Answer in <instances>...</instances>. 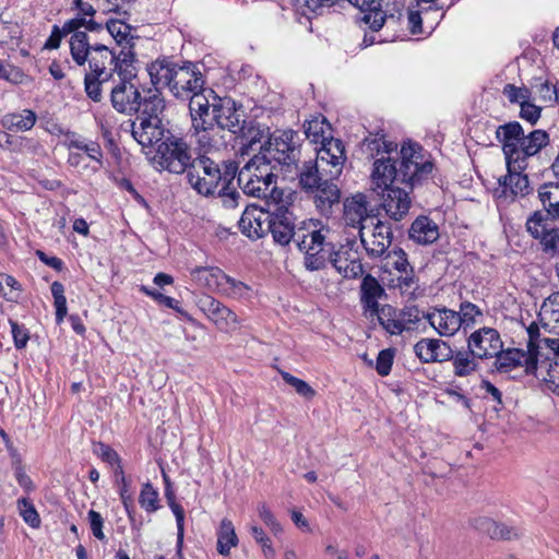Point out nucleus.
<instances>
[{"label":"nucleus","mask_w":559,"mask_h":559,"mask_svg":"<svg viewBox=\"0 0 559 559\" xmlns=\"http://www.w3.org/2000/svg\"><path fill=\"white\" fill-rule=\"evenodd\" d=\"M449 361L452 364L453 374L459 378H467L479 368V359L468 348L452 349Z\"/></svg>","instance_id":"obj_34"},{"label":"nucleus","mask_w":559,"mask_h":559,"mask_svg":"<svg viewBox=\"0 0 559 559\" xmlns=\"http://www.w3.org/2000/svg\"><path fill=\"white\" fill-rule=\"evenodd\" d=\"M225 131L214 122L211 126H204V129L193 130V135L200 146L199 151H203L202 154L206 155L209 152L225 148L227 146Z\"/></svg>","instance_id":"obj_27"},{"label":"nucleus","mask_w":559,"mask_h":559,"mask_svg":"<svg viewBox=\"0 0 559 559\" xmlns=\"http://www.w3.org/2000/svg\"><path fill=\"white\" fill-rule=\"evenodd\" d=\"M11 333L13 336L14 345L17 349L26 347L29 340V334L24 325H20L17 322L10 320Z\"/></svg>","instance_id":"obj_57"},{"label":"nucleus","mask_w":559,"mask_h":559,"mask_svg":"<svg viewBox=\"0 0 559 559\" xmlns=\"http://www.w3.org/2000/svg\"><path fill=\"white\" fill-rule=\"evenodd\" d=\"M502 345L498 331L487 326L474 331L467 338V348L479 360L493 358L501 352Z\"/></svg>","instance_id":"obj_16"},{"label":"nucleus","mask_w":559,"mask_h":559,"mask_svg":"<svg viewBox=\"0 0 559 559\" xmlns=\"http://www.w3.org/2000/svg\"><path fill=\"white\" fill-rule=\"evenodd\" d=\"M297 246L305 254L304 264L309 271H319L330 262L334 251L333 233L328 226L306 229L297 234Z\"/></svg>","instance_id":"obj_8"},{"label":"nucleus","mask_w":559,"mask_h":559,"mask_svg":"<svg viewBox=\"0 0 559 559\" xmlns=\"http://www.w3.org/2000/svg\"><path fill=\"white\" fill-rule=\"evenodd\" d=\"M191 280L202 288L221 294L226 274L216 266H195L190 271Z\"/></svg>","instance_id":"obj_28"},{"label":"nucleus","mask_w":559,"mask_h":559,"mask_svg":"<svg viewBox=\"0 0 559 559\" xmlns=\"http://www.w3.org/2000/svg\"><path fill=\"white\" fill-rule=\"evenodd\" d=\"M238 165L234 160H224L222 167L205 154H200L187 173L189 185L201 195H214L223 183H233Z\"/></svg>","instance_id":"obj_7"},{"label":"nucleus","mask_w":559,"mask_h":559,"mask_svg":"<svg viewBox=\"0 0 559 559\" xmlns=\"http://www.w3.org/2000/svg\"><path fill=\"white\" fill-rule=\"evenodd\" d=\"M305 134L313 143H320L318 150H323L329 142L340 141L331 134V126L323 116L314 117L305 124Z\"/></svg>","instance_id":"obj_37"},{"label":"nucleus","mask_w":559,"mask_h":559,"mask_svg":"<svg viewBox=\"0 0 559 559\" xmlns=\"http://www.w3.org/2000/svg\"><path fill=\"white\" fill-rule=\"evenodd\" d=\"M496 136L502 144L507 166L513 170H525L530 159L549 144L546 131L538 129L524 135L522 126L516 121L499 126Z\"/></svg>","instance_id":"obj_5"},{"label":"nucleus","mask_w":559,"mask_h":559,"mask_svg":"<svg viewBox=\"0 0 559 559\" xmlns=\"http://www.w3.org/2000/svg\"><path fill=\"white\" fill-rule=\"evenodd\" d=\"M459 316L460 328L464 331L473 329L477 323H479L484 317L481 309L469 302L464 301L460 305V310L456 311Z\"/></svg>","instance_id":"obj_46"},{"label":"nucleus","mask_w":559,"mask_h":559,"mask_svg":"<svg viewBox=\"0 0 559 559\" xmlns=\"http://www.w3.org/2000/svg\"><path fill=\"white\" fill-rule=\"evenodd\" d=\"M250 532L254 540L262 547V551L265 558L273 559L275 556V550L272 547L270 538L265 535L263 530L257 525H253L251 526Z\"/></svg>","instance_id":"obj_54"},{"label":"nucleus","mask_w":559,"mask_h":559,"mask_svg":"<svg viewBox=\"0 0 559 559\" xmlns=\"http://www.w3.org/2000/svg\"><path fill=\"white\" fill-rule=\"evenodd\" d=\"M88 71L84 75V90L88 98L99 103L103 99V88L117 73L119 78L134 79L136 76V55L131 46H122L116 53L102 44L88 43Z\"/></svg>","instance_id":"obj_3"},{"label":"nucleus","mask_w":559,"mask_h":559,"mask_svg":"<svg viewBox=\"0 0 559 559\" xmlns=\"http://www.w3.org/2000/svg\"><path fill=\"white\" fill-rule=\"evenodd\" d=\"M83 152L86 153L88 158L97 164L96 166L92 167L94 173L103 167V152L98 143L90 141L86 146L83 147Z\"/></svg>","instance_id":"obj_60"},{"label":"nucleus","mask_w":559,"mask_h":559,"mask_svg":"<svg viewBox=\"0 0 559 559\" xmlns=\"http://www.w3.org/2000/svg\"><path fill=\"white\" fill-rule=\"evenodd\" d=\"M393 357L394 354L391 349H383L378 354L376 370L380 376L384 377L390 373L393 364Z\"/></svg>","instance_id":"obj_58"},{"label":"nucleus","mask_w":559,"mask_h":559,"mask_svg":"<svg viewBox=\"0 0 559 559\" xmlns=\"http://www.w3.org/2000/svg\"><path fill=\"white\" fill-rule=\"evenodd\" d=\"M542 108L530 103V99L521 105L520 117L532 124L536 123L540 118Z\"/></svg>","instance_id":"obj_61"},{"label":"nucleus","mask_w":559,"mask_h":559,"mask_svg":"<svg viewBox=\"0 0 559 559\" xmlns=\"http://www.w3.org/2000/svg\"><path fill=\"white\" fill-rule=\"evenodd\" d=\"M267 209L258 207L255 205L247 206L243 211L238 225L243 235L250 239L262 238L270 229V204L267 201Z\"/></svg>","instance_id":"obj_17"},{"label":"nucleus","mask_w":559,"mask_h":559,"mask_svg":"<svg viewBox=\"0 0 559 559\" xmlns=\"http://www.w3.org/2000/svg\"><path fill=\"white\" fill-rule=\"evenodd\" d=\"M346 162L342 141H332L323 150H317L314 160L302 163L298 170L299 187L314 197L317 207L328 211L340 202L341 192L335 183Z\"/></svg>","instance_id":"obj_2"},{"label":"nucleus","mask_w":559,"mask_h":559,"mask_svg":"<svg viewBox=\"0 0 559 559\" xmlns=\"http://www.w3.org/2000/svg\"><path fill=\"white\" fill-rule=\"evenodd\" d=\"M493 357L496 358L495 367L500 372H508L516 366L524 365L526 372L532 373L533 368H531L528 365H531V362L534 364L535 361H537L533 347L531 346V338L528 340L527 343L526 353L518 348H512L508 350L501 349V352Z\"/></svg>","instance_id":"obj_24"},{"label":"nucleus","mask_w":559,"mask_h":559,"mask_svg":"<svg viewBox=\"0 0 559 559\" xmlns=\"http://www.w3.org/2000/svg\"><path fill=\"white\" fill-rule=\"evenodd\" d=\"M159 88L162 87L155 86L154 90H148L144 97L141 96V107L136 111V117L151 120H162L159 116L164 111L166 105Z\"/></svg>","instance_id":"obj_35"},{"label":"nucleus","mask_w":559,"mask_h":559,"mask_svg":"<svg viewBox=\"0 0 559 559\" xmlns=\"http://www.w3.org/2000/svg\"><path fill=\"white\" fill-rule=\"evenodd\" d=\"M250 290L249 286L226 274L221 294L231 298H243Z\"/></svg>","instance_id":"obj_50"},{"label":"nucleus","mask_w":559,"mask_h":559,"mask_svg":"<svg viewBox=\"0 0 559 559\" xmlns=\"http://www.w3.org/2000/svg\"><path fill=\"white\" fill-rule=\"evenodd\" d=\"M167 132L162 120L136 117L131 123L132 136L143 147H152L162 143L167 136Z\"/></svg>","instance_id":"obj_20"},{"label":"nucleus","mask_w":559,"mask_h":559,"mask_svg":"<svg viewBox=\"0 0 559 559\" xmlns=\"http://www.w3.org/2000/svg\"><path fill=\"white\" fill-rule=\"evenodd\" d=\"M270 229L274 240L280 245H288L295 234V217L288 206L282 202L270 204Z\"/></svg>","instance_id":"obj_15"},{"label":"nucleus","mask_w":559,"mask_h":559,"mask_svg":"<svg viewBox=\"0 0 559 559\" xmlns=\"http://www.w3.org/2000/svg\"><path fill=\"white\" fill-rule=\"evenodd\" d=\"M238 545V537L234 524L228 519H223L217 530V551L222 556H228L230 549Z\"/></svg>","instance_id":"obj_44"},{"label":"nucleus","mask_w":559,"mask_h":559,"mask_svg":"<svg viewBox=\"0 0 559 559\" xmlns=\"http://www.w3.org/2000/svg\"><path fill=\"white\" fill-rule=\"evenodd\" d=\"M538 199L546 217L559 218V182H546L538 188Z\"/></svg>","instance_id":"obj_39"},{"label":"nucleus","mask_w":559,"mask_h":559,"mask_svg":"<svg viewBox=\"0 0 559 559\" xmlns=\"http://www.w3.org/2000/svg\"><path fill=\"white\" fill-rule=\"evenodd\" d=\"M87 518H88L90 527H91V531H92L94 537L99 540H104L105 539V534L103 532L104 519L100 515V513L95 510H90L87 513Z\"/></svg>","instance_id":"obj_59"},{"label":"nucleus","mask_w":559,"mask_h":559,"mask_svg":"<svg viewBox=\"0 0 559 559\" xmlns=\"http://www.w3.org/2000/svg\"><path fill=\"white\" fill-rule=\"evenodd\" d=\"M526 230L534 239L539 240L546 254H559V227H551L545 213L534 212L526 221Z\"/></svg>","instance_id":"obj_12"},{"label":"nucleus","mask_w":559,"mask_h":559,"mask_svg":"<svg viewBox=\"0 0 559 559\" xmlns=\"http://www.w3.org/2000/svg\"><path fill=\"white\" fill-rule=\"evenodd\" d=\"M508 174L499 178V189L496 191L498 199L513 201L518 197H525L531 192L527 175L524 170H513L507 166Z\"/></svg>","instance_id":"obj_21"},{"label":"nucleus","mask_w":559,"mask_h":559,"mask_svg":"<svg viewBox=\"0 0 559 559\" xmlns=\"http://www.w3.org/2000/svg\"><path fill=\"white\" fill-rule=\"evenodd\" d=\"M37 120L36 114L31 109H23L20 112L7 114L1 119V126L9 131L25 132L31 130Z\"/></svg>","instance_id":"obj_42"},{"label":"nucleus","mask_w":559,"mask_h":559,"mask_svg":"<svg viewBox=\"0 0 559 559\" xmlns=\"http://www.w3.org/2000/svg\"><path fill=\"white\" fill-rule=\"evenodd\" d=\"M94 452L104 461L109 464H118L120 463L119 455L117 452L111 449L109 445L105 443H98L94 450Z\"/></svg>","instance_id":"obj_63"},{"label":"nucleus","mask_w":559,"mask_h":559,"mask_svg":"<svg viewBox=\"0 0 559 559\" xmlns=\"http://www.w3.org/2000/svg\"><path fill=\"white\" fill-rule=\"evenodd\" d=\"M241 139V144L246 148L253 150V146L260 144L267 136V129L255 121H242L237 133Z\"/></svg>","instance_id":"obj_43"},{"label":"nucleus","mask_w":559,"mask_h":559,"mask_svg":"<svg viewBox=\"0 0 559 559\" xmlns=\"http://www.w3.org/2000/svg\"><path fill=\"white\" fill-rule=\"evenodd\" d=\"M396 287L400 289L402 295L409 298L415 297L416 292L419 288L418 280L413 275V270L401 274L396 280Z\"/></svg>","instance_id":"obj_51"},{"label":"nucleus","mask_w":559,"mask_h":559,"mask_svg":"<svg viewBox=\"0 0 559 559\" xmlns=\"http://www.w3.org/2000/svg\"><path fill=\"white\" fill-rule=\"evenodd\" d=\"M16 504L24 522L33 528H38L41 521L34 503L28 498L23 497L17 500Z\"/></svg>","instance_id":"obj_47"},{"label":"nucleus","mask_w":559,"mask_h":559,"mask_svg":"<svg viewBox=\"0 0 559 559\" xmlns=\"http://www.w3.org/2000/svg\"><path fill=\"white\" fill-rule=\"evenodd\" d=\"M424 312H420L416 307H406L400 310L401 321L403 323V331L409 329L411 324H416L420 321Z\"/></svg>","instance_id":"obj_62"},{"label":"nucleus","mask_w":559,"mask_h":559,"mask_svg":"<svg viewBox=\"0 0 559 559\" xmlns=\"http://www.w3.org/2000/svg\"><path fill=\"white\" fill-rule=\"evenodd\" d=\"M348 2L360 10V21L368 24L373 32L381 29L386 21L394 20V15L388 14L384 10L385 0H348Z\"/></svg>","instance_id":"obj_22"},{"label":"nucleus","mask_w":559,"mask_h":559,"mask_svg":"<svg viewBox=\"0 0 559 559\" xmlns=\"http://www.w3.org/2000/svg\"><path fill=\"white\" fill-rule=\"evenodd\" d=\"M538 318L546 330L559 334V292L552 293L544 300Z\"/></svg>","instance_id":"obj_38"},{"label":"nucleus","mask_w":559,"mask_h":559,"mask_svg":"<svg viewBox=\"0 0 559 559\" xmlns=\"http://www.w3.org/2000/svg\"><path fill=\"white\" fill-rule=\"evenodd\" d=\"M433 164L424 155L417 143H404L401 158H377L371 173L372 190L381 195V206L385 214L402 221L409 212V193L432 173Z\"/></svg>","instance_id":"obj_1"},{"label":"nucleus","mask_w":559,"mask_h":559,"mask_svg":"<svg viewBox=\"0 0 559 559\" xmlns=\"http://www.w3.org/2000/svg\"><path fill=\"white\" fill-rule=\"evenodd\" d=\"M212 120L233 134L238 133L240 124L245 121L236 108V103L230 98H219L217 103L212 104Z\"/></svg>","instance_id":"obj_23"},{"label":"nucleus","mask_w":559,"mask_h":559,"mask_svg":"<svg viewBox=\"0 0 559 559\" xmlns=\"http://www.w3.org/2000/svg\"><path fill=\"white\" fill-rule=\"evenodd\" d=\"M198 307L219 331L229 332L239 326L237 314L212 296L201 297Z\"/></svg>","instance_id":"obj_14"},{"label":"nucleus","mask_w":559,"mask_h":559,"mask_svg":"<svg viewBox=\"0 0 559 559\" xmlns=\"http://www.w3.org/2000/svg\"><path fill=\"white\" fill-rule=\"evenodd\" d=\"M473 525L475 528L488 534L491 538L513 539L519 537L515 528L497 523L489 518H476L473 521Z\"/></svg>","instance_id":"obj_41"},{"label":"nucleus","mask_w":559,"mask_h":559,"mask_svg":"<svg viewBox=\"0 0 559 559\" xmlns=\"http://www.w3.org/2000/svg\"><path fill=\"white\" fill-rule=\"evenodd\" d=\"M416 356L423 362H444L452 357L450 345L438 338H423L414 346Z\"/></svg>","instance_id":"obj_25"},{"label":"nucleus","mask_w":559,"mask_h":559,"mask_svg":"<svg viewBox=\"0 0 559 559\" xmlns=\"http://www.w3.org/2000/svg\"><path fill=\"white\" fill-rule=\"evenodd\" d=\"M423 318H425L441 336H453L461 329L456 311L448 308L435 309L431 312L423 313Z\"/></svg>","instance_id":"obj_26"},{"label":"nucleus","mask_w":559,"mask_h":559,"mask_svg":"<svg viewBox=\"0 0 559 559\" xmlns=\"http://www.w3.org/2000/svg\"><path fill=\"white\" fill-rule=\"evenodd\" d=\"M154 86L166 87L178 99H190L192 95L205 92L204 79L192 62L178 63L169 58H159L147 66Z\"/></svg>","instance_id":"obj_4"},{"label":"nucleus","mask_w":559,"mask_h":559,"mask_svg":"<svg viewBox=\"0 0 559 559\" xmlns=\"http://www.w3.org/2000/svg\"><path fill=\"white\" fill-rule=\"evenodd\" d=\"M258 513L260 519L271 527V530L274 533L281 532L282 527L280 523L276 521L275 516L273 515L272 511L267 508L265 503H261L258 507Z\"/></svg>","instance_id":"obj_64"},{"label":"nucleus","mask_w":559,"mask_h":559,"mask_svg":"<svg viewBox=\"0 0 559 559\" xmlns=\"http://www.w3.org/2000/svg\"><path fill=\"white\" fill-rule=\"evenodd\" d=\"M201 153L185 138L170 132H167L165 140L157 146L159 165L165 170L177 175L187 174Z\"/></svg>","instance_id":"obj_9"},{"label":"nucleus","mask_w":559,"mask_h":559,"mask_svg":"<svg viewBox=\"0 0 559 559\" xmlns=\"http://www.w3.org/2000/svg\"><path fill=\"white\" fill-rule=\"evenodd\" d=\"M528 366L533 368L532 374L544 382L547 390L559 396V362L539 359Z\"/></svg>","instance_id":"obj_33"},{"label":"nucleus","mask_w":559,"mask_h":559,"mask_svg":"<svg viewBox=\"0 0 559 559\" xmlns=\"http://www.w3.org/2000/svg\"><path fill=\"white\" fill-rule=\"evenodd\" d=\"M369 219L367 215V201L361 194H357L344 202V222L346 226L366 230V222Z\"/></svg>","instance_id":"obj_30"},{"label":"nucleus","mask_w":559,"mask_h":559,"mask_svg":"<svg viewBox=\"0 0 559 559\" xmlns=\"http://www.w3.org/2000/svg\"><path fill=\"white\" fill-rule=\"evenodd\" d=\"M396 147L397 145L393 142L385 141L384 133L382 131L370 134L362 142V151L370 157H374L381 152L390 153L396 150Z\"/></svg>","instance_id":"obj_45"},{"label":"nucleus","mask_w":559,"mask_h":559,"mask_svg":"<svg viewBox=\"0 0 559 559\" xmlns=\"http://www.w3.org/2000/svg\"><path fill=\"white\" fill-rule=\"evenodd\" d=\"M19 289L17 281L7 274H0V294L7 300H14L17 296L14 294V290Z\"/></svg>","instance_id":"obj_56"},{"label":"nucleus","mask_w":559,"mask_h":559,"mask_svg":"<svg viewBox=\"0 0 559 559\" xmlns=\"http://www.w3.org/2000/svg\"><path fill=\"white\" fill-rule=\"evenodd\" d=\"M64 32L72 34L70 38L71 57L78 66H84L87 60L90 37L86 33H99L104 31L102 24L88 16L78 14V16L64 22Z\"/></svg>","instance_id":"obj_11"},{"label":"nucleus","mask_w":559,"mask_h":559,"mask_svg":"<svg viewBox=\"0 0 559 559\" xmlns=\"http://www.w3.org/2000/svg\"><path fill=\"white\" fill-rule=\"evenodd\" d=\"M139 503L146 512H155L158 506V492L153 488L150 483L143 485L140 492Z\"/></svg>","instance_id":"obj_49"},{"label":"nucleus","mask_w":559,"mask_h":559,"mask_svg":"<svg viewBox=\"0 0 559 559\" xmlns=\"http://www.w3.org/2000/svg\"><path fill=\"white\" fill-rule=\"evenodd\" d=\"M528 334H531V346L537 361L539 359L559 360V338L540 337L538 331L534 332L532 326L528 329Z\"/></svg>","instance_id":"obj_36"},{"label":"nucleus","mask_w":559,"mask_h":559,"mask_svg":"<svg viewBox=\"0 0 559 559\" xmlns=\"http://www.w3.org/2000/svg\"><path fill=\"white\" fill-rule=\"evenodd\" d=\"M258 155L265 156V159L290 168L296 166L300 157V144L298 134L293 130L277 131L260 146Z\"/></svg>","instance_id":"obj_10"},{"label":"nucleus","mask_w":559,"mask_h":559,"mask_svg":"<svg viewBox=\"0 0 559 559\" xmlns=\"http://www.w3.org/2000/svg\"><path fill=\"white\" fill-rule=\"evenodd\" d=\"M368 316H376L380 325L390 334L397 335L403 332L400 310L390 305H383Z\"/></svg>","instance_id":"obj_40"},{"label":"nucleus","mask_w":559,"mask_h":559,"mask_svg":"<svg viewBox=\"0 0 559 559\" xmlns=\"http://www.w3.org/2000/svg\"><path fill=\"white\" fill-rule=\"evenodd\" d=\"M217 189V194L222 200L223 205L226 209H235L238 206V201L241 198L240 193L236 188L231 187V183H223Z\"/></svg>","instance_id":"obj_53"},{"label":"nucleus","mask_w":559,"mask_h":559,"mask_svg":"<svg viewBox=\"0 0 559 559\" xmlns=\"http://www.w3.org/2000/svg\"><path fill=\"white\" fill-rule=\"evenodd\" d=\"M189 110L192 120L191 130L204 129V126H211L212 105L204 92L192 95L189 99Z\"/></svg>","instance_id":"obj_32"},{"label":"nucleus","mask_w":559,"mask_h":559,"mask_svg":"<svg viewBox=\"0 0 559 559\" xmlns=\"http://www.w3.org/2000/svg\"><path fill=\"white\" fill-rule=\"evenodd\" d=\"M119 79V83L110 91L111 105L118 112L133 114L141 107V93L132 83L133 79Z\"/></svg>","instance_id":"obj_18"},{"label":"nucleus","mask_w":559,"mask_h":559,"mask_svg":"<svg viewBox=\"0 0 559 559\" xmlns=\"http://www.w3.org/2000/svg\"><path fill=\"white\" fill-rule=\"evenodd\" d=\"M409 239L418 245L427 246L438 240L439 227L428 216H418L411 225L408 230Z\"/></svg>","instance_id":"obj_31"},{"label":"nucleus","mask_w":559,"mask_h":559,"mask_svg":"<svg viewBox=\"0 0 559 559\" xmlns=\"http://www.w3.org/2000/svg\"><path fill=\"white\" fill-rule=\"evenodd\" d=\"M106 31L121 47L123 43H126L124 46H130V40L132 39V37H130V25L118 20H110L106 23ZM131 47L133 48L132 45Z\"/></svg>","instance_id":"obj_48"},{"label":"nucleus","mask_w":559,"mask_h":559,"mask_svg":"<svg viewBox=\"0 0 559 559\" xmlns=\"http://www.w3.org/2000/svg\"><path fill=\"white\" fill-rule=\"evenodd\" d=\"M334 269L346 278H356L364 273V266L355 239H347L345 245L334 249L330 259Z\"/></svg>","instance_id":"obj_13"},{"label":"nucleus","mask_w":559,"mask_h":559,"mask_svg":"<svg viewBox=\"0 0 559 559\" xmlns=\"http://www.w3.org/2000/svg\"><path fill=\"white\" fill-rule=\"evenodd\" d=\"M510 103H518L520 106L530 99L531 93L526 87H518L513 84H507L502 91Z\"/></svg>","instance_id":"obj_55"},{"label":"nucleus","mask_w":559,"mask_h":559,"mask_svg":"<svg viewBox=\"0 0 559 559\" xmlns=\"http://www.w3.org/2000/svg\"><path fill=\"white\" fill-rule=\"evenodd\" d=\"M283 380L293 386L295 391L306 397V399H312L316 395V391L304 380L294 377L293 374L282 371L281 372Z\"/></svg>","instance_id":"obj_52"},{"label":"nucleus","mask_w":559,"mask_h":559,"mask_svg":"<svg viewBox=\"0 0 559 559\" xmlns=\"http://www.w3.org/2000/svg\"><path fill=\"white\" fill-rule=\"evenodd\" d=\"M359 237L368 257L377 259L383 257L391 246L392 229L389 224L377 221L370 235L360 227Z\"/></svg>","instance_id":"obj_19"},{"label":"nucleus","mask_w":559,"mask_h":559,"mask_svg":"<svg viewBox=\"0 0 559 559\" xmlns=\"http://www.w3.org/2000/svg\"><path fill=\"white\" fill-rule=\"evenodd\" d=\"M384 296L385 290L376 277L371 274L364 276L360 284V302L367 316L381 307L379 300Z\"/></svg>","instance_id":"obj_29"},{"label":"nucleus","mask_w":559,"mask_h":559,"mask_svg":"<svg viewBox=\"0 0 559 559\" xmlns=\"http://www.w3.org/2000/svg\"><path fill=\"white\" fill-rule=\"evenodd\" d=\"M238 186L249 197L265 199L266 202H282L284 191L276 186V176L265 156L254 155L237 170Z\"/></svg>","instance_id":"obj_6"}]
</instances>
